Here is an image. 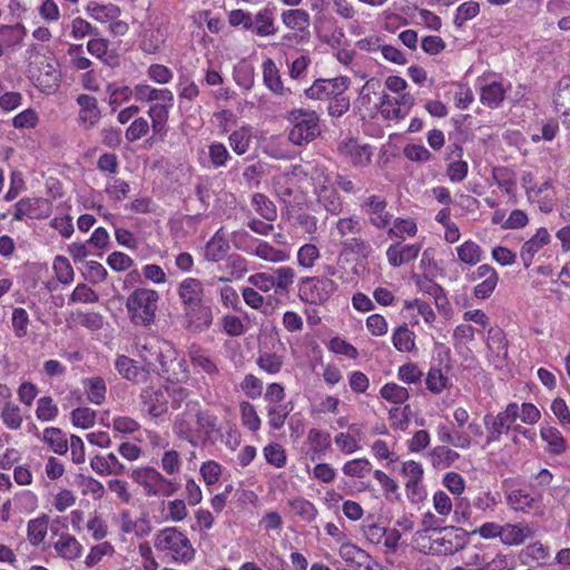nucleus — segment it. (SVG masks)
Returning a JSON list of instances; mask_svg holds the SVG:
<instances>
[{
    "label": "nucleus",
    "instance_id": "ea45409f",
    "mask_svg": "<svg viewBox=\"0 0 570 570\" xmlns=\"http://www.w3.org/2000/svg\"><path fill=\"white\" fill-rule=\"evenodd\" d=\"M308 442L311 444V450L314 454L318 456L324 454L327 449L331 446V436L328 433H325L317 429H311L307 434Z\"/></svg>",
    "mask_w": 570,
    "mask_h": 570
},
{
    "label": "nucleus",
    "instance_id": "79ce46f5",
    "mask_svg": "<svg viewBox=\"0 0 570 570\" xmlns=\"http://www.w3.org/2000/svg\"><path fill=\"white\" fill-rule=\"evenodd\" d=\"M48 518L46 515L30 520L28 523V539L31 544L38 546L47 534Z\"/></svg>",
    "mask_w": 570,
    "mask_h": 570
},
{
    "label": "nucleus",
    "instance_id": "49530a36",
    "mask_svg": "<svg viewBox=\"0 0 570 570\" xmlns=\"http://www.w3.org/2000/svg\"><path fill=\"white\" fill-rule=\"evenodd\" d=\"M254 254L261 259L268 262H285L288 259V254L284 250L276 249L266 242H262L255 248Z\"/></svg>",
    "mask_w": 570,
    "mask_h": 570
},
{
    "label": "nucleus",
    "instance_id": "6ab92c4d",
    "mask_svg": "<svg viewBox=\"0 0 570 570\" xmlns=\"http://www.w3.org/2000/svg\"><path fill=\"white\" fill-rule=\"evenodd\" d=\"M253 21L254 28H252L250 30L259 37L272 36L275 35L277 31L274 23V12L269 8H264L259 10L253 18Z\"/></svg>",
    "mask_w": 570,
    "mask_h": 570
},
{
    "label": "nucleus",
    "instance_id": "f257e3e1",
    "mask_svg": "<svg viewBox=\"0 0 570 570\" xmlns=\"http://www.w3.org/2000/svg\"><path fill=\"white\" fill-rule=\"evenodd\" d=\"M159 294L155 289L136 288L126 301L130 322L135 326L148 327L155 323Z\"/></svg>",
    "mask_w": 570,
    "mask_h": 570
},
{
    "label": "nucleus",
    "instance_id": "0e129e2a",
    "mask_svg": "<svg viewBox=\"0 0 570 570\" xmlns=\"http://www.w3.org/2000/svg\"><path fill=\"white\" fill-rule=\"evenodd\" d=\"M53 268L60 283L68 284L73 279V269L66 257L57 256L53 262Z\"/></svg>",
    "mask_w": 570,
    "mask_h": 570
},
{
    "label": "nucleus",
    "instance_id": "603ef678",
    "mask_svg": "<svg viewBox=\"0 0 570 570\" xmlns=\"http://www.w3.org/2000/svg\"><path fill=\"white\" fill-rule=\"evenodd\" d=\"M479 12L480 4L476 1H465L456 9L454 24L460 28L465 23V21L474 18Z\"/></svg>",
    "mask_w": 570,
    "mask_h": 570
},
{
    "label": "nucleus",
    "instance_id": "393cba45",
    "mask_svg": "<svg viewBox=\"0 0 570 570\" xmlns=\"http://www.w3.org/2000/svg\"><path fill=\"white\" fill-rule=\"evenodd\" d=\"M55 549L65 559L73 560L80 557L81 544L78 540L68 534L62 533L59 540L55 543Z\"/></svg>",
    "mask_w": 570,
    "mask_h": 570
},
{
    "label": "nucleus",
    "instance_id": "f3484780",
    "mask_svg": "<svg viewBox=\"0 0 570 570\" xmlns=\"http://www.w3.org/2000/svg\"><path fill=\"white\" fill-rule=\"evenodd\" d=\"M532 535L533 531L528 523H505L502 524V533L500 540L505 546H520Z\"/></svg>",
    "mask_w": 570,
    "mask_h": 570
},
{
    "label": "nucleus",
    "instance_id": "3c124183",
    "mask_svg": "<svg viewBox=\"0 0 570 570\" xmlns=\"http://www.w3.org/2000/svg\"><path fill=\"white\" fill-rule=\"evenodd\" d=\"M256 363L264 372L276 374L283 366V358L276 353H263L257 357Z\"/></svg>",
    "mask_w": 570,
    "mask_h": 570
},
{
    "label": "nucleus",
    "instance_id": "bf43d9fd",
    "mask_svg": "<svg viewBox=\"0 0 570 570\" xmlns=\"http://www.w3.org/2000/svg\"><path fill=\"white\" fill-rule=\"evenodd\" d=\"M242 421L245 426L255 432L261 428V419L257 415L255 407L249 402L240 403Z\"/></svg>",
    "mask_w": 570,
    "mask_h": 570
},
{
    "label": "nucleus",
    "instance_id": "dca6fc26",
    "mask_svg": "<svg viewBox=\"0 0 570 570\" xmlns=\"http://www.w3.org/2000/svg\"><path fill=\"white\" fill-rule=\"evenodd\" d=\"M134 97L138 101L150 102L161 101L160 104H170L173 106L174 95L169 89H157L146 83H139L134 88Z\"/></svg>",
    "mask_w": 570,
    "mask_h": 570
},
{
    "label": "nucleus",
    "instance_id": "cd10ccee",
    "mask_svg": "<svg viewBox=\"0 0 570 570\" xmlns=\"http://www.w3.org/2000/svg\"><path fill=\"white\" fill-rule=\"evenodd\" d=\"M556 109L563 116L570 115V77H562L553 97Z\"/></svg>",
    "mask_w": 570,
    "mask_h": 570
},
{
    "label": "nucleus",
    "instance_id": "0eeeda50",
    "mask_svg": "<svg viewBox=\"0 0 570 570\" xmlns=\"http://www.w3.org/2000/svg\"><path fill=\"white\" fill-rule=\"evenodd\" d=\"M140 399L153 417H159L168 410V389L165 386H146L141 390Z\"/></svg>",
    "mask_w": 570,
    "mask_h": 570
},
{
    "label": "nucleus",
    "instance_id": "4be33fe9",
    "mask_svg": "<svg viewBox=\"0 0 570 570\" xmlns=\"http://www.w3.org/2000/svg\"><path fill=\"white\" fill-rule=\"evenodd\" d=\"M338 554L351 567H354L355 570L362 569V563H365L370 556L365 550L351 542L342 543Z\"/></svg>",
    "mask_w": 570,
    "mask_h": 570
},
{
    "label": "nucleus",
    "instance_id": "58836bf2",
    "mask_svg": "<svg viewBox=\"0 0 570 570\" xmlns=\"http://www.w3.org/2000/svg\"><path fill=\"white\" fill-rule=\"evenodd\" d=\"M414 333L404 324L399 326L392 336L394 347L400 352H411L414 348Z\"/></svg>",
    "mask_w": 570,
    "mask_h": 570
},
{
    "label": "nucleus",
    "instance_id": "f8f14e48",
    "mask_svg": "<svg viewBox=\"0 0 570 570\" xmlns=\"http://www.w3.org/2000/svg\"><path fill=\"white\" fill-rule=\"evenodd\" d=\"M131 479L140 484L146 495H159V482H164V476L151 466H145L132 470Z\"/></svg>",
    "mask_w": 570,
    "mask_h": 570
},
{
    "label": "nucleus",
    "instance_id": "e433bc0d",
    "mask_svg": "<svg viewBox=\"0 0 570 570\" xmlns=\"http://www.w3.org/2000/svg\"><path fill=\"white\" fill-rule=\"evenodd\" d=\"M229 146L237 155H244L248 151L252 141V130L247 127H242L233 131L229 137Z\"/></svg>",
    "mask_w": 570,
    "mask_h": 570
},
{
    "label": "nucleus",
    "instance_id": "f704fd0d",
    "mask_svg": "<svg viewBox=\"0 0 570 570\" xmlns=\"http://www.w3.org/2000/svg\"><path fill=\"white\" fill-rule=\"evenodd\" d=\"M43 441L57 454H65L68 451V441L63 432L58 428H47L43 431Z\"/></svg>",
    "mask_w": 570,
    "mask_h": 570
},
{
    "label": "nucleus",
    "instance_id": "09e8293b",
    "mask_svg": "<svg viewBox=\"0 0 570 570\" xmlns=\"http://www.w3.org/2000/svg\"><path fill=\"white\" fill-rule=\"evenodd\" d=\"M106 383L102 377L96 376L88 381L87 396L88 400L97 405H100L106 399Z\"/></svg>",
    "mask_w": 570,
    "mask_h": 570
},
{
    "label": "nucleus",
    "instance_id": "5701e85b",
    "mask_svg": "<svg viewBox=\"0 0 570 570\" xmlns=\"http://www.w3.org/2000/svg\"><path fill=\"white\" fill-rule=\"evenodd\" d=\"M26 32V28L21 23L0 26V46L13 48L21 45Z\"/></svg>",
    "mask_w": 570,
    "mask_h": 570
},
{
    "label": "nucleus",
    "instance_id": "c03bdc74",
    "mask_svg": "<svg viewBox=\"0 0 570 570\" xmlns=\"http://www.w3.org/2000/svg\"><path fill=\"white\" fill-rule=\"evenodd\" d=\"M456 250L459 259L465 264L475 265L481 259V247L472 240L464 242Z\"/></svg>",
    "mask_w": 570,
    "mask_h": 570
},
{
    "label": "nucleus",
    "instance_id": "9b49d317",
    "mask_svg": "<svg viewBox=\"0 0 570 570\" xmlns=\"http://www.w3.org/2000/svg\"><path fill=\"white\" fill-rule=\"evenodd\" d=\"M79 109V121L86 128L95 127L101 117L98 101L94 96L81 94L76 99Z\"/></svg>",
    "mask_w": 570,
    "mask_h": 570
},
{
    "label": "nucleus",
    "instance_id": "2eb2a0df",
    "mask_svg": "<svg viewBox=\"0 0 570 570\" xmlns=\"http://www.w3.org/2000/svg\"><path fill=\"white\" fill-rule=\"evenodd\" d=\"M550 234L547 228L541 227L537 230L535 235L527 240L520 253L523 266L529 268L532 264L534 255L550 242Z\"/></svg>",
    "mask_w": 570,
    "mask_h": 570
},
{
    "label": "nucleus",
    "instance_id": "f03ea898",
    "mask_svg": "<svg viewBox=\"0 0 570 570\" xmlns=\"http://www.w3.org/2000/svg\"><path fill=\"white\" fill-rule=\"evenodd\" d=\"M287 119L293 125L288 139L296 146L306 145L321 134L320 117L314 110L293 109L288 112Z\"/></svg>",
    "mask_w": 570,
    "mask_h": 570
},
{
    "label": "nucleus",
    "instance_id": "39448f33",
    "mask_svg": "<svg viewBox=\"0 0 570 570\" xmlns=\"http://www.w3.org/2000/svg\"><path fill=\"white\" fill-rule=\"evenodd\" d=\"M350 86L347 77H337L333 79H316L314 83L305 90L309 99L326 100L334 96L344 94Z\"/></svg>",
    "mask_w": 570,
    "mask_h": 570
},
{
    "label": "nucleus",
    "instance_id": "bb28decb",
    "mask_svg": "<svg viewBox=\"0 0 570 570\" xmlns=\"http://www.w3.org/2000/svg\"><path fill=\"white\" fill-rule=\"evenodd\" d=\"M151 356H155L159 364L158 373L165 375L169 373L171 364L176 361V350L171 344L164 342L151 353Z\"/></svg>",
    "mask_w": 570,
    "mask_h": 570
},
{
    "label": "nucleus",
    "instance_id": "7ed1b4c3",
    "mask_svg": "<svg viewBox=\"0 0 570 570\" xmlns=\"http://www.w3.org/2000/svg\"><path fill=\"white\" fill-rule=\"evenodd\" d=\"M155 548L159 551H170L175 561L184 563L190 562L195 557V549L189 539L175 527L158 531Z\"/></svg>",
    "mask_w": 570,
    "mask_h": 570
},
{
    "label": "nucleus",
    "instance_id": "de8ad7c7",
    "mask_svg": "<svg viewBox=\"0 0 570 570\" xmlns=\"http://www.w3.org/2000/svg\"><path fill=\"white\" fill-rule=\"evenodd\" d=\"M273 281L275 283V292L276 293H286L288 287L293 284L294 279V269L292 267H281L275 269L273 273Z\"/></svg>",
    "mask_w": 570,
    "mask_h": 570
},
{
    "label": "nucleus",
    "instance_id": "864d4df0",
    "mask_svg": "<svg viewBox=\"0 0 570 570\" xmlns=\"http://www.w3.org/2000/svg\"><path fill=\"white\" fill-rule=\"evenodd\" d=\"M289 505L292 510L305 521H313L317 517V510L315 505L306 499H294L289 502Z\"/></svg>",
    "mask_w": 570,
    "mask_h": 570
},
{
    "label": "nucleus",
    "instance_id": "b1692460",
    "mask_svg": "<svg viewBox=\"0 0 570 570\" xmlns=\"http://www.w3.org/2000/svg\"><path fill=\"white\" fill-rule=\"evenodd\" d=\"M87 12L95 20L107 22L117 19L120 14V9L112 3L100 4L96 1H90L87 6Z\"/></svg>",
    "mask_w": 570,
    "mask_h": 570
},
{
    "label": "nucleus",
    "instance_id": "338daca9",
    "mask_svg": "<svg viewBox=\"0 0 570 570\" xmlns=\"http://www.w3.org/2000/svg\"><path fill=\"white\" fill-rule=\"evenodd\" d=\"M149 124L147 119L139 117L135 119L126 130V139L130 142L136 141L147 135Z\"/></svg>",
    "mask_w": 570,
    "mask_h": 570
},
{
    "label": "nucleus",
    "instance_id": "a211bd4d",
    "mask_svg": "<svg viewBox=\"0 0 570 570\" xmlns=\"http://www.w3.org/2000/svg\"><path fill=\"white\" fill-rule=\"evenodd\" d=\"M170 104H155L150 106L148 116L151 119V128L155 136L164 138L167 134L166 124L169 117Z\"/></svg>",
    "mask_w": 570,
    "mask_h": 570
},
{
    "label": "nucleus",
    "instance_id": "6e6d98bb",
    "mask_svg": "<svg viewBox=\"0 0 570 570\" xmlns=\"http://www.w3.org/2000/svg\"><path fill=\"white\" fill-rule=\"evenodd\" d=\"M71 421L75 426L89 429L95 424L96 412L89 407H77L71 412Z\"/></svg>",
    "mask_w": 570,
    "mask_h": 570
},
{
    "label": "nucleus",
    "instance_id": "680f3d73",
    "mask_svg": "<svg viewBox=\"0 0 570 570\" xmlns=\"http://www.w3.org/2000/svg\"><path fill=\"white\" fill-rule=\"evenodd\" d=\"M208 155L215 168L226 166L230 155L222 142H213L208 147Z\"/></svg>",
    "mask_w": 570,
    "mask_h": 570
},
{
    "label": "nucleus",
    "instance_id": "1a4fd4ad",
    "mask_svg": "<svg viewBox=\"0 0 570 570\" xmlns=\"http://www.w3.org/2000/svg\"><path fill=\"white\" fill-rule=\"evenodd\" d=\"M198 431L204 433L203 443L214 444L222 440L223 432L218 425V417L208 410H200L196 413Z\"/></svg>",
    "mask_w": 570,
    "mask_h": 570
},
{
    "label": "nucleus",
    "instance_id": "69168bd1",
    "mask_svg": "<svg viewBox=\"0 0 570 570\" xmlns=\"http://www.w3.org/2000/svg\"><path fill=\"white\" fill-rule=\"evenodd\" d=\"M240 387L249 399H257L263 392V382L253 374L245 375Z\"/></svg>",
    "mask_w": 570,
    "mask_h": 570
},
{
    "label": "nucleus",
    "instance_id": "052dcab7",
    "mask_svg": "<svg viewBox=\"0 0 570 570\" xmlns=\"http://www.w3.org/2000/svg\"><path fill=\"white\" fill-rule=\"evenodd\" d=\"M371 469L372 465L368 460L354 459L344 464L343 472L350 476L363 478Z\"/></svg>",
    "mask_w": 570,
    "mask_h": 570
},
{
    "label": "nucleus",
    "instance_id": "2f4dec72",
    "mask_svg": "<svg viewBox=\"0 0 570 570\" xmlns=\"http://www.w3.org/2000/svg\"><path fill=\"white\" fill-rule=\"evenodd\" d=\"M430 456L435 469H446L460 458V454L448 446H436L432 450Z\"/></svg>",
    "mask_w": 570,
    "mask_h": 570
},
{
    "label": "nucleus",
    "instance_id": "473e14b6",
    "mask_svg": "<svg viewBox=\"0 0 570 570\" xmlns=\"http://www.w3.org/2000/svg\"><path fill=\"white\" fill-rule=\"evenodd\" d=\"M507 502L515 511H527L534 507L537 499L524 490L515 489L509 492Z\"/></svg>",
    "mask_w": 570,
    "mask_h": 570
},
{
    "label": "nucleus",
    "instance_id": "4c0bfd02",
    "mask_svg": "<svg viewBox=\"0 0 570 570\" xmlns=\"http://www.w3.org/2000/svg\"><path fill=\"white\" fill-rule=\"evenodd\" d=\"M252 203L255 210L267 222H273L277 217V210L274 203L264 194L256 193L253 195Z\"/></svg>",
    "mask_w": 570,
    "mask_h": 570
},
{
    "label": "nucleus",
    "instance_id": "423d86ee",
    "mask_svg": "<svg viewBox=\"0 0 570 570\" xmlns=\"http://www.w3.org/2000/svg\"><path fill=\"white\" fill-rule=\"evenodd\" d=\"M185 328L190 332H203L208 330L214 320L212 306L204 299L197 305L184 308Z\"/></svg>",
    "mask_w": 570,
    "mask_h": 570
},
{
    "label": "nucleus",
    "instance_id": "c756f323",
    "mask_svg": "<svg viewBox=\"0 0 570 570\" xmlns=\"http://www.w3.org/2000/svg\"><path fill=\"white\" fill-rule=\"evenodd\" d=\"M282 20L287 28L304 31L309 27V14L303 9H288L283 11Z\"/></svg>",
    "mask_w": 570,
    "mask_h": 570
},
{
    "label": "nucleus",
    "instance_id": "a878e982",
    "mask_svg": "<svg viewBox=\"0 0 570 570\" xmlns=\"http://www.w3.org/2000/svg\"><path fill=\"white\" fill-rule=\"evenodd\" d=\"M505 88L501 82L493 81L481 90V102L489 108H497L505 98Z\"/></svg>",
    "mask_w": 570,
    "mask_h": 570
},
{
    "label": "nucleus",
    "instance_id": "ddd939ff",
    "mask_svg": "<svg viewBox=\"0 0 570 570\" xmlns=\"http://www.w3.org/2000/svg\"><path fill=\"white\" fill-rule=\"evenodd\" d=\"M115 367L122 379L134 383H141L148 379L149 372L138 365V362L126 356L119 355L115 362Z\"/></svg>",
    "mask_w": 570,
    "mask_h": 570
},
{
    "label": "nucleus",
    "instance_id": "e2e57ef3",
    "mask_svg": "<svg viewBox=\"0 0 570 570\" xmlns=\"http://www.w3.org/2000/svg\"><path fill=\"white\" fill-rule=\"evenodd\" d=\"M29 315L22 307H17L12 312V327L17 337L22 338L27 335Z\"/></svg>",
    "mask_w": 570,
    "mask_h": 570
},
{
    "label": "nucleus",
    "instance_id": "c85d7f7f",
    "mask_svg": "<svg viewBox=\"0 0 570 570\" xmlns=\"http://www.w3.org/2000/svg\"><path fill=\"white\" fill-rule=\"evenodd\" d=\"M228 250V242L217 232L206 245L205 257L210 262H219L227 255Z\"/></svg>",
    "mask_w": 570,
    "mask_h": 570
},
{
    "label": "nucleus",
    "instance_id": "a19ab883",
    "mask_svg": "<svg viewBox=\"0 0 570 570\" xmlns=\"http://www.w3.org/2000/svg\"><path fill=\"white\" fill-rule=\"evenodd\" d=\"M36 81V86L42 91L50 92L59 86L60 75L51 65L48 63L47 70H41Z\"/></svg>",
    "mask_w": 570,
    "mask_h": 570
},
{
    "label": "nucleus",
    "instance_id": "8fccbe9b",
    "mask_svg": "<svg viewBox=\"0 0 570 570\" xmlns=\"http://www.w3.org/2000/svg\"><path fill=\"white\" fill-rule=\"evenodd\" d=\"M0 416L6 426L11 430H17L21 426L22 416L20 414V409L17 404L7 402L1 411Z\"/></svg>",
    "mask_w": 570,
    "mask_h": 570
},
{
    "label": "nucleus",
    "instance_id": "4d7b16f0",
    "mask_svg": "<svg viewBox=\"0 0 570 570\" xmlns=\"http://www.w3.org/2000/svg\"><path fill=\"white\" fill-rule=\"evenodd\" d=\"M264 456L269 464L276 468H283L286 464L285 450L278 443L266 445L264 448Z\"/></svg>",
    "mask_w": 570,
    "mask_h": 570
},
{
    "label": "nucleus",
    "instance_id": "13d9d810",
    "mask_svg": "<svg viewBox=\"0 0 570 570\" xmlns=\"http://www.w3.org/2000/svg\"><path fill=\"white\" fill-rule=\"evenodd\" d=\"M36 415L40 421H51L58 415V407L50 396H42L37 402Z\"/></svg>",
    "mask_w": 570,
    "mask_h": 570
},
{
    "label": "nucleus",
    "instance_id": "c9c22d12",
    "mask_svg": "<svg viewBox=\"0 0 570 570\" xmlns=\"http://www.w3.org/2000/svg\"><path fill=\"white\" fill-rule=\"evenodd\" d=\"M541 438L549 444V451L553 454H562L567 449L566 440L557 428H542Z\"/></svg>",
    "mask_w": 570,
    "mask_h": 570
},
{
    "label": "nucleus",
    "instance_id": "5fc2aeb1",
    "mask_svg": "<svg viewBox=\"0 0 570 570\" xmlns=\"http://www.w3.org/2000/svg\"><path fill=\"white\" fill-rule=\"evenodd\" d=\"M448 381V376L438 367H431L425 380L428 390L434 394L441 393L446 387Z\"/></svg>",
    "mask_w": 570,
    "mask_h": 570
},
{
    "label": "nucleus",
    "instance_id": "412c9836",
    "mask_svg": "<svg viewBox=\"0 0 570 570\" xmlns=\"http://www.w3.org/2000/svg\"><path fill=\"white\" fill-rule=\"evenodd\" d=\"M263 78L264 83L271 91L281 96L285 95L286 89L283 86L279 70L271 58L263 63Z\"/></svg>",
    "mask_w": 570,
    "mask_h": 570
},
{
    "label": "nucleus",
    "instance_id": "20e7f679",
    "mask_svg": "<svg viewBox=\"0 0 570 570\" xmlns=\"http://www.w3.org/2000/svg\"><path fill=\"white\" fill-rule=\"evenodd\" d=\"M337 289V285L328 277L302 278L298 293L302 301L309 304L326 302Z\"/></svg>",
    "mask_w": 570,
    "mask_h": 570
},
{
    "label": "nucleus",
    "instance_id": "72a5a7b5",
    "mask_svg": "<svg viewBox=\"0 0 570 570\" xmlns=\"http://www.w3.org/2000/svg\"><path fill=\"white\" fill-rule=\"evenodd\" d=\"M487 345L497 356L504 358L508 356V341L504 332L500 327L489 328Z\"/></svg>",
    "mask_w": 570,
    "mask_h": 570
},
{
    "label": "nucleus",
    "instance_id": "6e6552de",
    "mask_svg": "<svg viewBox=\"0 0 570 570\" xmlns=\"http://www.w3.org/2000/svg\"><path fill=\"white\" fill-rule=\"evenodd\" d=\"M361 207L376 228L382 229L390 224L392 215L386 210V202L380 196H370Z\"/></svg>",
    "mask_w": 570,
    "mask_h": 570
},
{
    "label": "nucleus",
    "instance_id": "37998d69",
    "mask_svg": "<svg viewBox=\"0 0 570 570\" xmlns=\"http://www.w3.org/2000/svg\"><path fill=\"white\" fill-rule=\"evenodd\" d=\"M380 394L384 400L394 404L404 403L410 397L407 389L395 383L383 385Z\"/></svg>",
    "mask_w": 570,
    "mask_h": 570
},
{
    "label": "nucleus",
    "instance_id": "aec40b11",
    "mask_svg": "<svg viewBox=\"0 0 570 570\" xmlns=\"http://www.w3.org/2000/svg\"><path fill=\"white\" fill-rule=\"evenodd\" d=\"M484 425L488 431L487 444L499 441L500 436L510 430V422L499 413L498 415L485 414Z\"/></svg>",
    "mask_w": 570,
    "mask_h": 570
},
{
    "label": "nucleus",
    "instance_id": "9d476101",
    "mask_svg": "<svg viewBox=\"0 0 570 570\" xmlns=\"http://www.w3.org/2000/svg\"><path fill=\"white\" fill-rule=\"evenodd\" d=\"M337 150L342 157L348 159L354 166H366L371 163L372 153L370 147L358 145L353 138L340 142Z\"/></svg>",
    "mask_w": 570,
    "mask_h": 570
},
{
    "label": "nucleus",
    "instance_id": "4468645a",
    "mask_svg": "<svg viewBox=\"0 0 570 570\" xmlns=\"http://www.w3.org/2000/svg\"><path fill=\"white\" fill-rule=\"evenodd\" d=\"M178 296L184 308L197 305V303L204 299V285L199 279L188 277L179 283Z\"/></svg>",
    "mask_w": 570,
    "mask_h": 570
},
{
    "label": "nucleus",
    "instance_id": "7c9ffc66",
    "mask_svg": "<svg viewBox=\"0 0 570 570\" xmlns=\"http://www.w3.org/2000/svg\"><path fill=\"white\" fill-rule=\"evenodd\" d=\"M492 177L497 185L505 190L510 196H514L517 175L513 169L509 167H493Z\"/></svg>",
    "mask_w": 570,
    "mask_h": 570
},
{
    "label": "nucleus",
    "instance_id": "a18cd8bd",
    "mask_svg": "<svg viewBox=\"0 0 570 570\" xmlns=\"http://www.w3.org/2000/svg\"><path fill=\"white\" fill-rule=\"evenodd\" d=\"M343 253L356 254L362 258H367L372 252L368 242L360 237L348 238L342 242Z\"/></svg>",
    "mask_w": 570,
    "mask_h": 570
},
{
    "label": "nucleus",
    "instance_id": "774afa93",
    "mask_svg": "<svg viewBox=\"0 0 570 570\" xmlns=\"http://www.w3.org/2000/svg\"><path fill=\"white\" fill-rule=\"evenodd\" d=\"M71 302L96 303L99 301L98 294L87 284H78L70 295Z\"/></svg>",
    "mask_w": 570,
    "mask_h": 570
}]
</instances>
